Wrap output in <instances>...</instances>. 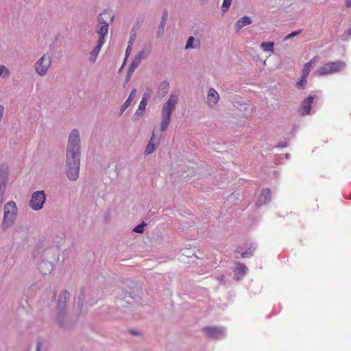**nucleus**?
I'll return each mask as SVG.
<instances>
[{"mask_svg":"<svg viewBox=\"0 0 351 351\" xmlns=\"http://www.w3.org/2000/svg\"><path fill=\"white\" fill-rule=\"evenodd\" d=\"M81 143L79 131L71 130L69 138L66 153V167H80Z\"/></svg>","mask_w":351,"mask_h":351,"instance_id":"f257e3e1","label":"nucleus"},{"mask_svg":"<svg viewBox=\"0 0 351 351\" xmlns=\"http://www.w3.org/2000/svg\"><path fill=\"white\" fill-rule=\"evenodd\" d=\"M69 297L70 293L69 291L66 290L62 291L59 294L57 303L58 313L56 319L59 326L63 329H69L75 324V321L70 319L65 312L66 300Z\"/></svg>","mask_w":351,"mask_h":351,"instance_id":"f03ea898","label":"nucleus"},{"mask_svg":"<svg viewBox=\"0 0 351 351\" xmlns=\"http://www.w3.org/2000/svg\"><path fill=\"white\" fill-rule=\"evenodd\" d=\"M178 100L177 95L171 94L167 102L164 104L161 110L160 130L165 131L171 121V116L176 109V105Z\"/></svg>","mask_w":351,"mask_h":351,"instance_id":"7ed1b4c3","label":"nucleus"},{"mask_svg":"<svg viewBox=\"0 0 351 351\" xmlns=\"http://www.w3.org/2000/svg\"><path fill=\"white\" fill-rule=\"evenodd\" d=\"M18 208L14 201H9L3 208V218L1 223L3 230L12 227L17 217Z\"/></svg>","mask_w":351,"mask_h":351,"instance_id":"20e7f679","label":"nucleus"},{"mask_svg":"<svg viewBox=\"0 0 351 351\" xmlns=\"http://www.w3.org/2000/svg\"><path fill=\"white\" fill-rule=\"evenodd\" d=\"M346 66V63L343 60L328 62L317 69L315 73L318 76L332 75L341 72Z\"/></svg>","mask_w":351,"mask_h":351,"instance_id":"39448f33","label":"nucleus"},{"mask_svg":"<svg viewBox=\"0 0 351 351\" xmlns=\"http://www.w3.org/2000/svg\"><path fill=\"white\" fill-rule=\"evenodd\" d=\"M51 56L49 53H44L40 58H38L34 63V69L35 73L40 76H45L51 66Z\"/></svg>","mask_w":351,"mask_h":351,"instance_id":"423d86ee","label":"nucleus"},{"mask_svg":"<svg viewBox=\"0 0 351 351\" xmlns=\"http://www.w3.org/2000/svg\"><path fill=\"white\" fill-rule=\"evenodd\" d=\"M46 202V194L44 191H37L32 195L29 207L35 211L41 210Z\"/></svg>","mask_w":351,"mask_h":351,"instance_id":"0eeeda50","label":"nucleus"},{"mask_svg":"<svg viewBox=\"0 0 351 351\" xmlns=\"http://www.w3.org/2000/svg\"><path fill=\"white\" fill-rule=\"evenodd\" d=\"M202 331L207 337L216 340L226 337V328L222 326H205L202 328Z\"/></svg>","mask_w":351,"mask_h":351,"instance_id":"6e6552de","label":"nucleus"},{"mask_svg":"<svg viewBox=\"0 0 351 351\" xmlns=\"http://www.w3.org/2000/svg\"><path fill=\"white\" fill-rule=\"evenodd\" d=\"M317 56L314 57L309 62H306L302 69L301 79L296 82L298 86H302L306 84L307 77L311 71L318 61Z\"/></svg>","mask_w":351,"mask_h":351,"instance_id":"1a4fd4ad","label":"nucleus"},{"mask_svg":"<svg viewBox=\"0 0 351 351\" xmlns=\"http://www.w3.org/2000/svg\"><path fill=\"white\" fill-rule=\"evenodd\" d=\"M114 17V16L112 11L105 10L102 12H101L97 16V20L98 25H106L109 27L110 25H111L113 23Z\"/></svg>","mask_w":351,"mask_h":351,"instance_id":"9d476101","label":"nucleus"},{"mask_svg":"<svg viewBox=\"0 0 351 351\" xmlns=\"http://www.w3.org/2000/svg\"><path fill=\"white\" fill-rule=\"evenodd\" d=\"M236 267L234 270V279L236 280H241L247 272V267L245 264L237 262Z\"/></svg>","mask_w":351,"mask_h":351,"instance_id":"9b49d317","label":"nucleus"},{"mask_svg":"<svg viewBox=\"0 0 351 351\" xmlns=\"http://www.w3.org/2000/svg\"><path fill=\"white\" fill-rule=\"evenodd\" d=\"M160 137H158L156 138L155 134L153 132L152 136L148 142L145 150V155L147 156L153 153L159 146V141H160Z\"/></svg>","mask_w":351,"mask_h":351,"instance_id":"f8f14e48","label":"nucleus"},{"mask_svg":"<svg viewBox=\"0 0 351 351\" xmlns=\"http://www.w3.org/2000/svg\"><path fill=\"white\" fill-rule=\"evenodd\" d=\"M314 99V96H308L302 101L300 109V113L301 115L306 116L310 114L311 104Z\"/></svg>","mask_w":351,"mask_h":351,"instance_id":"ddd939ff","label":"nucleus"},{"mask_svg":"<svg viewBox=\"0 0 351 351\" xmlns=\"http://www.w3.org/2000/svg\"><path fill=\"white\" fill-rule=\"evenodd\" d=\"M80 167H65V173L70 181H76L80 176Z\"/></svg>","mask_w":351,"mask_h":351,"instance_id":"4468645a","label":"nucleus"},{"mask_svg":"<svg viewBox=\"0 0 351 351\" xmlns=\"http://www.w3.org/2000/svg\"><path fill=\"white\" fill-rule=\"evenodd\" d=\"M271 200V191L269 189H264L262 190L261 195L257 200V206H261L266 204Z\"/></svg>","mask_w":351,"mask_h":351,"instance_id":"2eb2a0df","label":"nucleus"},{"mask_svg":"<svg viewBox=\"0 0 351 351\" xmlns=\"http://www.w3.org/2000/svg\"><path fill=\"white\" fill-rule=\"evenodd\" d=\"M219 99V95L216 89H209L207 94V104L210 107H213L217 104Z\"/></svg>","mask_w":351,"mask_h":351,"instance_id":"dca6fc26","label":"nucleus"},{"mask_svg":"<svg viewBox=\"0 0 351 351\" xmlns=\"http://www.w3.org/2000/svg\"><path fill=\"white\" fill-rule=\"evenodd\" d=\"M147 105V101L145 97H143L139 104L138 108L134 114L133 115L132 119L134 121H138L143 114L145 110L146 106Z\"/></svg>","mask_w":351,"mask_h":351,"instance_id":"f3484780","label":"nucleus"},{"mask_svg":"<svg viewBox=\"0 0 351 351\" xmlns=\"http://www.w3.org/2000/svg\"><path fill=\"white\" fill-rule=\"evenodd\" d=\"M252 23V21L250 16H245L241 18H240L235 23V29L239 32L240 31L243 27L250 25Z\"/></svg>","mask_w":351,"mask_h":351,"instance_id":"a211bd4d","label":"nucleus"},{"mask_svg":"<svg viewBox=\"0 0 351 351\" xmlns=\"http://www.w3.org/2000/svg\"><path fill=\"white\" fill-rule=\"evenodd\" d=\"M200 47V41L193 36H189L187 39L184 49H199Z\"/></svg>","mask_w":351,"mask_h":351,"instance_id":"6ab92c4d","label":"nucleus"},{"mask_svg":"<svg viewBox=\"0 0 351 351\" xmlns=\"http://www.w3.org/2000/svg\"><path fill=\"white\" fill-rule=\"evenodd\" d=\"M141 61L142 60L139 58L135 56L128 69V75L126 77L127 80L130 79L132 74L134 73V70L140 65Z\"/></svg>","mask_w":351,"mask_h":351,"instance_id":"aec40b11","label":"nucleus"},{"mask_svg":"<svg viewBox=\"0 0 351 351\" xmlns=\"http://www.w3.org/2000/svg\"><path fill=\"white\" fill-rule=\"evenodd\" d=\"M38 269L43 275L51 273L53 269V265L51 262L43 261L39 264Z\"/></svg>","mask_w":351,"mask_h":351,"instance_id":"412c9836","label":"nucleus"},{"mask_svg":"<svg viewBox=\"0 0 351 351\" xmlns=\"http://www.w3.org/2000/svg\"><path fill=\"white\" fill-rule=\"evenodd\" d=\"M238 110L243 112V116L245 119H249L255 112V110L250 107L247 103L241 106Z\"/></svg>","mask_w":351,"mask_h":351,"instance_id":"4be33fe9","label":"nucleus"},{"mask_svg":"<svg viewBox=\"0 0 351 351\" xmlns=\"http://www.w3.org/2000/svg\"><path fill=\"white\" fill-rule=\"evenodd\" d=\"M109 27L106 25H97L96 27V32L99 35V39L106 41V36L108 35Z\"/></svg>","mask_w":351,"mask_h":351,"instance_id":"5701e85b","label":"nucleus"},{"mask_svg":"<svg viewBox=\"0 0 351 351\" xmlns=\"http://www.w3.org/2000/svg\"><path fill=\"white\" fill-rule=\"evenodd\" d=\"M8 170L6 168H0V189L5 190L8 180Z\"/></svg>","mask_w":351,"mask_h":351,"instance_id":"b1692460","label":"nucleus"},{"mask_svg":"<svg viewBox=\"0 0 351 351\" xmlns=\"http://www.w3.org/2000/svg\"><path fill=\"white\" fill-rule=\"evenodd\" d=\"M136 92V89H132V90L129 95L128 98L121 107L120 115H121L123 113V112L130 106L132 101L135 97Z\"/></svg>","mask_w":351,"mask_h":351,"instance_id":"393cba45","label":"nucleus"},{"mask_svg":"<svg viewBox=\"0 0 351 351\" xmlns=\"http://www.w3.org/2000/svg\"><path fill=\"white\" fill-rule=\"evenodd\" d=\"M151 47H144L141 51L136 54V56L139 58L141 60H145L149 57L151 53Z\"/></svg>","mask_w":351,"mask_h":351,"instance_id":"a878e982","label":"nucleus"},{"mask_svg":"<svg viewBox=\"0 0 351 351\" xmlns=\"http://www.w3.org/2000/svg\"><path fill=\"white\" fill-rule=\"evenodd\" d=\"M136 31L134 29H132L130 38L128 41V46L125 51V56L126 57L130 54V53L132 50V47L133 45L134 40L136 38Z\"/></svg>","mask_w":351,"mask_h":351,"instance_id":"bb28decb","label":"nucleus"},{"mask_svg":"<svg viewBox=\"0 0 351 351\" xmlns=\"http://www.w3.org/2000/svg\"><path fill=\"white\" fill-rule=\"evenodd\" d=\"M167 13L165 12L163 16H162L159 27H158V32L157 37L159 38L160 36V34H163L164 29L166 25V20H167Z\"/></svg>","mask_w":351,"mask_h":351,"instance_id":"cd10ccee","label":"nucleus"},{"mask_svg":"<svg viewBox=\"0 0 351 351\" xmlns=\"http://www.w3.org/2000/svg\"><path fill=\"white\" fill-rule=\"evenodd\" d=\"M274 45L273 42H263L261 44V47L265 51L274 52Z\"/></svg>","mask_w":351,"mask_h":351,"instance_id":"c85d7f7f","label":"nucleus"},{"mask_svg":"<svg viewBox=\"0 0 351 351\" xmlns=\"http://www.w3.org/2000/svg\"><path fill=\"white\" fill-rule=\"evenodd\" d=\"M146 226L147 223L145 221H142L141 223L134 227L132 231L136 233H143Z\"/></svg>","mask_w":351,"mask_h":351,"instance_id":"c756f323","label":"nucleus"},{"mask_svg":"<svg viewBox=\"0 0 351 351\" xmlns=\"http://www.w3.org/2000/svg\"><path fill=\"white\" fill-rule=\"evenodd\" d=\"M9 75V69L4 65H0V77L2 78H6Z\"/></svg>","mask_w":351,"mask_h":351,"instance_id":"7c9ffc66","label":"nucleus"},{"mask_svg":"<svg viewBox=\"0 0 351 351\" xmlns=\"http://www.w3.org/2000/svg\"><path fill=\"white\" fill-rule=\"evenodd\" d=\"M232 0H223L221 5V11L223 13L226 12L229 10L232 3Z\"/></svg>","mask_w":351,"mask_h":351,"instance_id":"2f4dec72","label":"nucleus"},{"mask_svg":"<svg viewBox=\"0 0 351 351\" xmlns=\"http://www.w3.org/2000/svg\"><path fill=\"white\" fill-rule=\"evenodd\" d=\"M85 298V294L83 290H82L77 297L78 300V307L80 309L82 307L83 301Z\"/></svg>","mask_w":351,"mask_h":351,"instance_id":"473e14b6","label":"nucleus"},{"mask_svg":"<svg viewBox=\"0 0 351 351\" xmlns=\"http://www.w3.org/2000/svg\"><path fill=\"white\" fill-rule=\"evenodd\" d=\"M105 42H106L105 40L98 39L97 45L92 50L99 54V53L101 49V47L105 43Z\"/></svg>","mask_w":351,"mask_h":351,"instance_id":"72a5a7b5","label":"nucleus"},{"mask_svg":"<svg viewBox=\"0 0 351 351\" xmlns=\"http://www.w3.org/2000/svg\"><path fill=\"white\" fill-rule=\"evenodd\" d=\"M98 53L91 50L90 52L89 62L92 64L95 63L97 58Z\"/></svg>","mask_w":351,"mask_h":351,"instance_id":"f704fd0d","label":"nucleus"},{"mask_svg":"<svg viewBox=\"0 0 351 351\" xmlns=\"http://www.w3.org/2000/svg\"><path fill=\"white\" fill-rule=\"evenodd\" d=\"M253 255V251L251 249H248L241 253L242 258H249Z\"/></svg>","mask_w":351,"mask_h":351,"instance_id":"c9c22d12","label":"nucleus"},{"mask_svg":"<svg viewBox=\"0 0 351 351\" xmlns=\"http://www.w3.org/2000/svg\"><path fill=\"white\" fill-rule=\"evenodd\" d=\"M301 32L302 30L293 32L291 34H288L287 36H285V40H287L289 38H293L294 36L298 35Z\"/></svg>","mask_w":351,"mask_h":351,"instance_id":"e433bc0d","label":"nucleus"},{"mask_svg":"<svg viewBox=\"0 0 351 351\" xmlns=\"http://www.w3.org/2000/svg\"><path fill=\"white\" fill-rule=\"evenodd\" d=\"M233 104H234V106L236 108L239 109V107H240L241 106H243V104H245V102H244V101L241 99H240V100H239V101H237V100H236V101H234V103H233Z\"/></svg>","mask_w":351,"mask_h":351,"instance_id":"4c0bfd02","label":"nucleus"},{"mask_svg":"<svg viewBox=\"0 0 351 351\" xmlns=\"http://www.w3.org/2000/svg\"><path fill=\"white\" fill-rule=\"evenodd\" d=\"M217 281L219 283H221V284H222L223 285H225L226 283V282L225 280V276L223 275H221V276H217Z\"/></svg>","mask_w":351,"mask_h":351,"instance_id":"58836bf2","label":"nucleus"},{"mask_svg":"<svg viewBox=\"0 0 351 351\" xmlns=\"http://www.w3.org/2000/svg\"><path fill=\"white\" fill-rule=\"evenodd\" d=\"M287 146H288V143L287 142H280L276 146V147L284 148V147H287Z\"/></svg>","mask_w":351,"mask_h":351,"instance_id":"ea45409f","label":"nucleus"},{"mask_svg":"<svg viewBox=\"0 0 351 351\" xmlns=\"http://www.w3.org/2000/svg\"><path fill=\"white\" fill-rule=\"evenodd\" d=\"M41 347H42V342L40 341H38L37 344H36V351H40Z\"/></svg>","mask_w":351,"mask_h":351,"instance_id":"a19ab883","label":"nucleus"},{"mask_svg":"<svg viewBox=\"0 0 351 351\" xmlns=\"http://www.w3.org/2000/svg\"><path fill=\"white\" fill-rule=\"evenodd\" d=\"M161 86L162 88H167L169 86V84L167 81L165 80L162 82Z\"/></svg>","mask_w":351,"mask_h":351,"instance_id":"79ce46f5","label":"nucleus"},{"mask_svg":"<svg viewBox=\"0 0 351 351\" xmlns=\"http://www.w3.org/2000/svg\"><path fill=\"white\" fill-rule=\"evenodd\" d=\"M346 5L347 8L351 7V0H346Z\"/></svg>","mask_w":351,"mask_h":351,"instance_id":"37998d69","label":"nucleus"},{"mask_svg":"<svg viewBox=\"0 0 351 351\" xmlns=\"http://www.w3.org/2000/svg\"><path fill=\"white\" fill-rule=\"evenodd\" d=\"M130 332L132 335H138L140 334L139 332L138 331H136V330H130Z\"/></svg>","mask_w":351,"mask_h":351,"instance_id":"c03bdc74","label":"nucleus"},{"mask_svg":"<svg viewBox=\"0 0 351 351\" xmlns=\"http://www.w3.org/2000/svg\"><path fill=\"white\" fill-rule=\"evenodd\" d=\"M346 33L348 34V35H351V27L350 28L348 29V30L346 31Z\"/></svg>","mask_w":351,"mask_h":351,"instance_id":"a18cd8bd","label":"nucleus"},{"mask_svg":"<svg viewBox=\"0 0 351 351\" xmlns=\"http://www.w3.org/2000/svg\"><path fill=\"white\" fill-rule=\"evenodd\" d=\"M285 156H286V158H287V159H289V158H290V156H290V154H286Z\"/></svg>","mask_w":351,"mask_h":351,"instance_id":"49530a36","label":"nucleus"}]
</instances>
